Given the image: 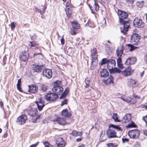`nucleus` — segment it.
Returning <instances> with one entry per match:
<instances>
[{
	"mask_svg": "<svg viewBox=\"0 0 147 147\" xmlns=\"http://www.w3.org/2000/svg\"><path fill=\"white\" fill-rule=\"evenodd\" d=\"M118 14L119 16V22L122 26L120 27L121 32L125 35L130 26L129 19L127 18L128 14L120 10H118Z\"/></svg>",
	"mask_w": 147,
	"mask_h": 147,
	"instance_id": "obj_1",
	"label": "nucleus"
},
{
	"mask_svg": "<svg viewBox=\"0 0 147 147\" xmlns=\"http://www.w3.org/2000/svg\"><path fill=\"white\" fill-rule=\"evenodd\" d=\"M116 63L115 60L111 59L109 60L107 64V68L110 73H119L120 70L117 68H115Z\"/></svg>",
	"mask_w": 147,
	"mask_h": 147,
	"instance_id": "obj_2",
	"label": "nucleus"
},
{
	"mask_svg": "<svg viewBox=\"0 0 147 147\" xmlns=\"http://www.w3.org/2000/svg\"><path fill=\"white\" fill-rule=\"evenodd\" d=\"M128 134L130 138L137 139L140 136V132L137 129H134L129 130L128 132Z\"/></svg>",
	"mask_w": 147,
	"mask_h": 147,
	"instance_id": "obj_3",
	"label": "nucleus"
},
{
	"mask_svg": "<svg viewBox=\"0 0 147 147\" xmlns=\"http://www.w3.org/2000/svg\"><path fill=\"white\" fill-rule=\"evenodd\" d=\"M106 135L108 138L110 139L117 137L116 132L112 128L109 127L106 131Z\"/></svg>",
	"mask_w": 147,
	"mask_h": 147,
	"instance_id": "obj_4",
	"label": "nucleus"
},
{
	"mask_svg": "<svg viewBox=\"0 0 147 147\" xmlns=\"http://www.w3.org/2000/svg\"><path fill=\"white\" fill-rule=\"evenodd\" d=\"M27 119L26 116L25 114H22L17 118L16 122L19 125H23L26 123Z\"/></svg>",
	"mask_w": 147,
	"mask_h": 147,
	"instance_id": "obj_5",
	"label": "nucleus"
},
{
	"mask_svg": "<svg viewBox=\"0 0 147 147\" xmlns=\"http://www.w3.org/2000/svg\"><path fill=\"white\" fill-rule=\"evenodd\" d=\"M135 97L134 99H132L129 97H125V96H122L121 97V99L126 102L130 103V104H134L136 102V100H135L136 98H140V97L139 96H134Z\"/></svg>",
	"mask_w": 147,
	"mask_h": 147,
	"instance_id": "obj_6",
	"label": "nucleus"
},
{
	"mask_svg": "<svg viewBox=\"0 0 147 147\" xmlns=\"http://www.w3.org/2000/svg\"><path fill=\"white\" fill-rule=\"evenodd\" d=\"M133 24L136 27L141 28L144 26V23L142 20L138 18H135L133 21Z\"/></svg>",
	"mask_w": 147,
	"mask_h": 147,
	"instance_id": "obj_7",
	"label": "nucleus"
},
{
	"mask_svg": "<svg viewBox=\"0 0 147 147\" xmlns=\"http://www.w3.org/2000/svg\"><path fill=\"white\" fill-rule=\"evenodd\" d=\"M140 39V36L138 34H133L130 38V42L133 44L135 45L138 43Z\"/></svg>",
	"mask_w": 147,
	"mask_h": 147,
	"instance_id": "obj_8",
	"label": "nucleus"
},
{
	"mask_svg": "<svg viewBox=\"0 0 147 147\" xmlns=\"http://www.w3.org/2000/svg\"><path fill=\"white\" fill-rule=\"evenodd\" d=\"M45 98L49 101H53L58 98L57 95L55 93H48L45 96Z\"/></svg>",
	"mask_w": 147,
	"mask_h": 147,
	"instance_id": "obj_9",
	"label": "nucleus"
},
{
	"mask_svg": "<svg viewBox=\"0 0 147 147\" xmlns=\"http://www.w3.org/2000/svg\"><path fill=\"white\" fill-rule=\"evenodd\" d=\"M38 111H27L28 113L30 116H31L34 118L32 122L34 123L36 122L37 120L40 117V115L37 114Z\"/></svg>",
	"mask_w": 147,
	"mask_h": 147,
	"instance_id": "obj_10",
	"label": "nucleus"
},
{
	"mask_svg": "<svg viewBox=\"0 0 147 147\" xmlns=\"http://www.w3.org/2000/svg\"><path fill=\"white\" fill-rule=\"evenodd\" d=\"M133 72L134 70H131L130 67H127L122 71V74L123 76L127 77L131 75Z\"/></svg>",
	"mask_w": 147,
	"mask_h": 147,
	"instance_id": "obj_11",
	"label": "nucleus"
},
{
	"mask_svg": "<svg viewBox=\"0 0 147 147\" xmlns=\"http://www.w3.org/2000/svg\"><path fill=\"white\" fill-rule=\"evenodd\" d=\"M43 75L46 77L48 79L51 78L52 75V71L51 69H46L43 72Z\"/></svg>",
	"mask_w": 147,
	"mask_h": 147,
	"instance_id": "obj_12",
	"label": "nucleus"
},
{
	"mask_svg": "<svg viewBox=\"0 0 147 147\" xmlns=\"http://www.w3.org/2000/svg\"><path fill=\"white\" fill-rule=\"evenodd\" d=\"M89 7L92 10H95L97 11L99 10V6L97 3L94 0H93L92 2L89 4Z\"/></svg>",
	"mask_w": 147,
	"mask_h": 147,
	"instance_id": "obj_13",
	"label": "nucleus"
},
{
	"mask_svg": "<svg viewBox=\"0 0 147 147\" xmlns=\"http://www.w3.org/2000/svg\"><path fill=\"white\" fill-rule=\"evenodd\" d=\"M19 57L20 60L25 62L28 60L29 55L27 52H24L20 54Z\"/></svg>",
	"mask_w": 147,
	"mask_h": 147,
	"instance_id": "obj_14",
	"label": "nucleus"
},
{
	"mask_svg": "<svg viewBox=\"0 0 147 147\" xmlns=\"http://www.w3.org/2000/svg\"><path fill=\"white\" fill-rule=\"evenodd\" d=\"M136 59L134 57H129L127 58L125 63V64L127 65H132L136 61Z\"/></svg>",
	"mask_w": 147,
	"mask_h": 147,
	"instance_id": "obj_15",
	"label": "nucleus"
},
{
	"mask_svg": "<svg viewBox=\"0 0 147 147\" xmlns=\"http://www.w3.org/2000/svg\"><path fill=\"white\" fill-rule=\"evenodd\" d=\"M56 144L58 147H64L65 142L63 138H59L57 139Z\"/></svg>",
	"mask_w": 147,
	"mask_h": 147,
	"instance_id": "obj_16",
	"label": "nucleus"
},
{
	"mask_svg": "<svg viewBox=\"0 0 147 147\" xmlns=\"http://www.w3.org/2000/svg\"><path fill=\"white\" fill-rule=\"evenodd\" d=\"M128 85L132 88H136L138 86V84L137 81L134 79H130L128 81Z\"/></svg>",
	"mask_w": 147,
	"mask_h": 147,
	"instance_id": "obj_17",
	"label": "nucleus"
},
{
	"mask_svg": "<svg viewBox=\"0 0 147 147\" xmlns=\"http://www.w3.org/2000/svg\"><path fill=\"white\" fill-rule=\"evenodd\" d=\"M63 90V88L62 86L53 87L52 88L53 91L57 95L60 94L61 93H62Z\"/></svg>",
	"mask_w": 147,
	"mask_h": 147,
	"instance_id": "obj_18",
	"label": "nucleus"
},
{
	"mask_svg": "<svg viewBox=\"0 0 147 147\" xmlns=\"http://www.w3.org/2000/svg\"><path fill=\"white\" fill-rule=\"evenodd\" d=\"M29 90L28 92L30 93H36L38 91V88L36 85H31L28 86Z\"/></svg>",
	"mask_w": 147,
	"mask_h": 147,
	"instance_id": "obj_19",
	"label": "nucleus"
},
{
	"mask_svg": "<svg viewBox=\"0 0 147 147\" xmlns=\"http://www.w3.org/2000/svg\"><path fill=\"white\" fill-rule=\"evenodd\" d=\"M54 122H57L59 124L61 125H64L65 124V119L63 118H61L59 117H57L53 120Z\"/></svg>",
	"mask_w": 147,
	"mask_h": 147,
	"instance_id": "obj_20",
	"label": "nucleus"
},
{
	"mask_svg": "<svg viewBox=\"0 0 147 147\" xmlns=\"http://www.w3.org/2000/svg\"><path fill=\"white\" fill-rule=\"evenodd\" d=\"M39 101L36 102L37 107L39 110H41L44 106V103L41 98L38 99Z\"/></svg>",
	"mask_w": 147,
	"mask_h": 147,
	"instance_id": "obj_21",
	"label": "nucleus"
},
{
	"mask_svg": "<svg viewBox=\"0 0 147 147\" xmlns=\"http://www.w3.org/2000/svg\"><path fill=\"white\" fill-rule=\"evenodd\" d=\"M124 49V47L123 46H121L117 50V55L118 57H121V56L123 53Z\"/></svg>",
	"mask_w": 147,
	"mask_h": 147,
	"instance_id": "obj_22",
	"label": "nucleus"
},
{
	"mask_svg": "<svg viewBox=\"0 0 147 147\" xmlns=\"http://www.w3.org/2000/svg\"><path fill=\"white\" fill-rule=\"evenodd\" d=\"M69 134L73 136H81L82 135V132H79L75 130L72 131Z\"/></svg>",
	"mask_w": 147,
	"mask_h": 147,
	"instance_id": "obj_23",
	"label": "nucleus"
},
{
	"mask_svg": "<svg viewBox=\"0 0 147 147\" xmlns=\"http://www.w3.org/2000/svg\"><path fill=\"white\" fill-rule=\"evenodd\" d=\"M101 76L103 77L107 76L109 74V72L106 69H103L101 70L100 71Z\"/></svg>",
	"mask_w": 147,
	"mask_h": 147,
	"instance_id": "obj_24",
	"label": "nucleus"
},
{
	"mask_svg": "<svg viewBox=\"0 0 147 147\" xmlns=\"http://www.w3.org/2000/svg\"><path fill=\"white\" fill-rule=\"evenodd\" d=\"M41 66L38 65H33L32 70L34 72H40L41 70Z\"/></svg>",
	"mask_w": 147,
	"mask_h": 147,
	"instance_id": "obj_25",
	"label": "nucleus"
},
{
	"mask_svg": "<svg viewBox=\"0 0 147 147\" xmlns=\"http://www.w3.org/2000/svg\"><path fill=\"white\" fill-rule=\"evenodd\" d=\"M91 57L92 59L94 60L97 59V55L96 54V48L93 49L92 51Z\"/></svg>",
	"mask_w": 147,
	"mask_h": 147,
	"instance_id": "obj_26",
	"label": "nucleus"
},
{
	"mask_svg": "<svg viewBox=\"0 0 147 147\" xmlns=\"http://www.w3.org/2000/svg\"><path fill=\"white\" fill-rule=\"evenodd\" d=\"M72 7L67 6L66 7V14L68 17L71 16V8Z\"/></svg>",
	"mask_w": 147,
	"mask_h": 147,
	"instance_id": "obj_27",
	"label": "nucleus"
},
{
	"mask_svg": "<svg viewBox=\"0 0 147 147\" xmlns=\"http://www.w3.org/2000/svg\"><path fill=\"white\" fill-rule=\"evenodd\" d=\"M109 127L116 129L118 131H122L121 128L119 125H116L113 124H111L109 125Z\"/></svg>",
	"mask_w": 147,
	"mask_h": 147,
	"instance_id": "obj_28",
	"label": "nucleus"
},
{
	"mask_svg": "<svg viewBox=\"0 0 147 147\" xmlns=\"http://www.w3.org/2000/svg\"><path fill=\"white\" fill-rule=\"evenodd\" d=\"M68 111H62L61 114L63 117H69L71 116V114L68 112Z\"/></svg>",
	"mask_w": 147,
	"mask_h": 147,
	"instance_id": "obj_29",
	"label": "nucleus"
},
{
	"mask_svg": "<svg viewBox=\"0 0 147 147\" xmlns=\"http://www.w3.org/2000/svg\"><path fill=\"white\" fill-rule=\"evenodd\" d=\"M113 77L112 76L109 77V78L104 80V83L106 84H109L113 83Z\"/></svg>",
	"mask_w": 147,
	"mask_h": 147,
	"instance_id": "obj_30",
	"label": "nucleus"
},
{
	"mask_svg": "<svg viewBox=\"0 0 147 147\" xmlns=\"http://www.w3.org/2000/svg\"><path fill=\"white\" fill-rule=\"evenodd\" d=\"M92 59V63L91 64V68L92 69H94L96 67L97 64V60Z\"/></svg>",
	"mask_w": 147,
	"mask_h": 147,
	"instance_id": "obj_31",
	"label": "nucleus"
},
{
	"mask_svg": "<svg viewBox=\"0 0 147 147\" xmlns=\"http://www.w3.org/2000/svg\"><path fill=\"white\" fill-rule=\"evenodd\" d=\"M137 125L135 123L132 121H131V122L128 124L127 126V128H133L136 127Z\"/></svg>",
	"mask_w": 147,
	"mask_h": 147,
	"instance_id": "obj_32",
	"label": "nucleus"
},
{
	"mask_svg": "<svg viewBox=\"0 0 147 147\" xmlns=\"http://www.w3.org/2000/svg\"><path fill=\"white\" fill-rule=\"evenodd\" d=\"M112 118L115 122H119L121 121V120L118 119L117 114L116 113L113 114Z\"/></svg>",
	"mask_w": 147,
	"mask_h": 147,
	"instance_id": "obj_33",
	"label": "nucleus"
},
{
	"mask_svg": "<svg viewBox=\"0 0 147 147\" xmlns=\"http://www.w3.org/2000/svg\"><path fill=\"white\" fill-rule=\"evenodd\" d=\"M40 88L41 90L43 92H46L48 88V86L44 84L41 85Z\"/></svg>",
	"mask_w": 147,
	"mask_h": 147,
	"instance_id": "obj_34",
	"label": "nucleus"
},
{
	"mask_svg": "<svg viewBox=\"0 0 147 147\" xmlns=\"http://www.w3.org/2000/svg\"><path fill=\"white\" fill-rule=\"evenodd\" d=\"M72 25L73 28L74 29H79L80 28L79 24L76 22L72 23Z\"/></svg>",
	"mask_w": 147,
	"mask_h": 147,
	"instance_id": "obj_35",
	"label": "nucleus"
},
{
	"mask_svg": "<svg viewBox=\"0 0 147 147\" xmlns=\"http://www.w3.org/2000/svg\"><path fill=\"white\" fill-rule=\"evenodd\" d=\"M109 60L106 58H103L100 62L99 64L100 65H103L108 63Z\"/></svg>",
	"mask_w": 147,
	"mask_h": 147,
	"instance_id": "obj_36",
	"label": "nucleus"
},
{
	"mask_svg": "<svg viewBox=\"0 0 147 147\" xmlns=\"http://www.w3.org/2000/svg\"><path fill=\"white\" fill-rule=\"evenodd\" d=\"M85 82L86 84L85 88H88L90 86L89 85L90 80L88 78H86L85 80Z\"/></svg>",
	"mask_w": 147,
	"mask_h": 147,
	"instance_id": "obj_37",
	"label": "nucleus"
},
{
	"mask_svg": "<svg viewBox=\"0 0 147 147\" xmlns=\"http://www.w3.org/2000/svg\"><path fill=\"white\" fill-rule=\"evenodd\" d=\"M144 2L143 1H138L136 3V6L140 8L142 7H143L144 5Z\"/></svg>",
	"mask_w": 147,
	"mask_h": 147,
	"instance_id": "obj_38",
	"label": "nucleus"
},
{
	"mask_svg": "<svg viewBox=\"0 0 147 147\" xmlns=\"http://www.w3.org/2000/svg\"><path fill=\"white\" fill-rule=\"evenodd\" d=\"M21 84V79H19L18 81V84H17V87L18 90L20 91H21V88L20 87Z\"/></svg>",
	"mask_w": 147,
	"mask_h": 147,
	"instance_id": "obj_39",
	"label": "nucleus"
},
{
	"mask_svg": "<svg viewBox=\"0 0 147 147\" xmlns=\"http://www.w3.org/2000/svg\"><path fill=\"white\" fill-rule=\"evenodd\" d=\"M10 111H4V118H7L8 117L10 114Z\"/></svg>",
	"mask_w": 147,
	"mask_h": 147,
	"instance_id": "obj_40",
	"label": "nucleus"
},
{
	"mask_svg": "<svg viewBox=\"0 0 147 147\" xmlns=\"http://www.w3.org/2000/svg\"><path fill=\"white\" fill-rule=\"evenodd\" d=\"M59 86H61V82L59 80H57L54 83V86L53 87Z\"/></svg>",
	"mask_w": 147,
	"mask_h": 147,
	"instance_id": "obj_41",
	"label": "nucleus"
},
{
	"mask_svg": "<svg viewBox=\"0 0 147 147\" xmlns=\"http://www.w3.org/2000/svg\"><path fill=\"white\" fill-rule=\"evenodd\" d=\"M38 45V44L35 41L30 42L29 45L30 47H34Z\"/></svg>",
	"mask_w": 147,
	"mask_h": 147,
	"instance_id": "obj_42",
	"label": "nucleus"
},
{
	"mask_svg": "<svg viewBox=\"0 0 147 147\" xmlns=\"http://www.w3.org/2000/svg\"><path fill=\"white\" fill-rule=\"evenodd\" d=\"M36 10L41 14H42L45 13L46 8L45 7L44 9H43L41 11L40 9H38V8H36Z\"/></svg>",
	"mask_w": 147,
	"mask_h": 147,
	"instance_id": "obj_43",
	"label": "nucleus"
},
{
	"mask_svg": "<svg viewBox=\"0 0 147 147\" xmlns=\"http://www.w3.org/2000/svg\"><path fill=\"white\" fill-rule=\"evenodd\" d=\"M128 46L129 47V49L130 51H132L136 48L135 47L130 44H128Z\"/></svg>",
	"mask_w": 147,
	"mask_h": 147,
	"instance_id": "obj_44",
	"label": "nucleus"
},
{
	"mask_svg": "<svg viewBox=\"0 0 147 147\" xmlns=\"http://www.w3.org/2000/svg\"><path fill=\"white\" fill-rule=\"evenodd\" d=\"M108 147H116L117 145H115L113 143H109L107 144Z\"/></svg>",
	"mask_w": 147,
	"mask_h": 147,
	"instance_id": "obj_45",
	"label": "nucleus"
},
{
	"mask_svg": "<svg viewBox=\"0 0 147 147\" xmlns=\"http://www.w3.org/2000/svg\"><path fill=\"white\" fill-rule=\"evenodd\" d=\"M142 119L145 121L146 123V126L147 127V115L146 116H143Z\"/></svg>",
	"mask_w": 147,
	"mask_h": 147,
	"instance_id": "obj_46",
	"label": "nucleus"
},
{
	"mask_svg": "<svg viewBox=\"0 0 147 147\" xmlns=\"http://www.w3.org/2000/svg\"><path fill=\"white\" fill-rule=\"evenodd\" d=\"M126 2L128 3L132 4L134 3V0H125Z\"/></svg>",
	"mask_w": 147,
	"mask_h": 147,
	"instance_id": "obj_47",
	"label": "nucleus"
},
{
	"mask_svg": "<svg viewBox=\"0 0 147 147\" xmlns=\"http://www.w3.org/2000/svg\"><path fill=\"white\" fill-rule=\"evenodd\" d=\"M123 119H125L126 121H125V122H126V120H127V121L129 120V119H131L130 118H129L127 117V115H125V116L123 117Z\"/></svg>",
	"mask_w": 147,
	"mask_h": 147,
	"instance_id": "obj_48",
	"label": "nucleus"
},
{
	"mask_svg": "<svg viewBox=\"0 0 147 147\" xmlns=\"http://www.w3.org/2000/svg\"><path fill=\"white\" fill-rule=\"evenodd\" d=\"M15 25L13 22H12L11 24V27L12 30H13L15 28Z\"/></svg>",
	"mask_w": 147,
	"mask_h": 147,
	"instance_id": "obj_49",
	"label": "nucleus"
},
{
	"mask_svg": "<svg viewBox=\"0 0 147 147\" xmlns=\"http://www.w3.org/2000/svg\"><path fill=\"white\" fill-rule=\"evenodd\" d=\"M67 95V94H66L65 93H63L62 94L61 97H60V99H62L63 98H65L66 97Z\"/></svg>",
	"mask_w": 147,
	"mask_h": 147,
	"instance_id": "obj_50",
	"label": "nucleus"
},
{
	"mask_svg": "<svg viewBox=\"0 0 147 147\" xmlns=\"http://www.w3.org/2000/svg\"><path fill=\"white\" fill-rule=\"evenodd\" d=\"M117 64L122 63V60L121 57H118V59H117Z\"/></svg>",
	"mask_w": 147,
	"mask_h": 147,
	"instance_id": "obj_51",
	"label": "nucleus"
},
{
	"mask_svg": "<svg viewBox=\"0 0 147 147\" xmlns=\"http://www.w3.org/2000/svg\"><path fill=\"white\" fill-rule=\"evenodd\" d=\"M118 67L121 69H122L123 68V64L122 63H120L117 64Z\"/></svg>",
	"mask_w": 147,
	"mask_h": 147,
	"instance_id": "obj_52",
	"label": "nucleus"
},
{
	"mask_svg": "<svg viewBox=\"0 0 147 147\" xmlns=\"http://www.w3.org/2000/svg\"><path fill=\"white\" fill-rule=\"evenodd\" d=\"M67 100L66 99L62 101L61 103V105L63 106L64 105L67 104Z\"/></svg>",
	"mask_w": 147,
	"mask_h": 147,
	"instance_id": "obj_53",
	"label": "nucleus"
},
{
	"mask_svg": "<svg viewBox=\"0 0 147 147\" xmlns=\"http://www.w3.org/2000/svg\"><path fill=\"white\" fill-rule=\"evenodd\" d=\"M44 145L45 147H49L50 144L49 143L46 142L44 143Z\"/></svg>",
	"mask_w": 147,
	"mask_h": 147,
	"instance_id": "obj_54",
	"label": "nucleus"
},
{
	"mask_svg": "<svg viewBox=\"0 0 147 147\" xmlns=\"http://www.w3.org/2000/svg\"><path fill=\"white\" fill-rule=\"evenodd\" d=\"M122 141L123 143H124L126 142H128L129 141V140L127 138H122Z\"/></svg>",
	"mask_w": 147,
	"mask_h": 147,
	"instance_id": "obj_55",
	"label": "nucleus"
},
{
	"mask_svg": "<svg viewBox=\"0 0 147 147\" xmlns=\"http://www.w3.org/2000/svg\"><path fill=\"white\" fill-rule=\"evenodd\" d=\"M60 40L61 44L64 45L65 43V40L63 36L61 39Z\"/></svg>",
	"mask_w": 147,
	"mask_h": 147,
	"instance_id": "obj_56",
	"label": "nucleus"
},
{
	"mask_svg": "<svg viewBox=\"0 0 147 147\" xmlns=\"http://www.w3.org/2000/svg\"><path fill=\"white\" fill-rule=\"evenodd\" d=\"M67 6L72 7V6L70 2L68 1L66 3V7Z\"/></svg>",
	"mask_w": 147,
	"mask_h": 147,
	"instance_id": "obj_57",
	"label": "nucleus"
},
{
	"mask_svg": "<svg viewBox=\"0 0 147 147\" xmlns=\"http://www.w3.org/2000/svg\"><path fill=\"white\" fill-rule=\"evenodd\" d=\"M69 88H67L65 90V91L64 92V93H65L66 94H67L69 92Z\"/></svg>",
	"mask_w": 147,
	"mask_h": 147,
	"instance_id": "obj_58",
	"label": "nucleus"
},
{
	"mask_svg": "<svg viewBox=\"0 0 147 147\" xmlns=\"http://www.w3.org/2000/svg\"><path fill=\"white\" fill-rule=\"evenodd\" d=\"M143 132L144 134L147 137V129L144 130Z\"/></svg>",
	"mask_w": 147,
	"mask_h": 147,
	"instance_id": "obj_59",
	"label": "nucleus"
},
{
	"mask_svg": "<svg viewBox=\"0 0 147 147\" xmlns=\"http://www.w3.org/2000/svg\"><path fill=\"white\" fill-rule=\"evenodd\" d=\"M38 143H36L31 145L30 147H36Z\"/></svg>",
	"mask_w": 147,
	"mask_h": 147,
	"instance_id": "obj_60",
	"label": "nucleus"
},
{
	"mask_svg": "<svg viewBox=\"0 0 147 147\" xmlns=\"http://www.w3.org/2000/svg\"><path fill=\"white\" fill-rule=\"evenodd\" d=\"M71 33L72 35H74L76 34L75 32L73 30L71 31Z\"/></svg>",
	"mask_w": 147,
	"mask_h": 147,
	"instance_id": "obj_61",
	"label": "nucleus"
},
{
	"mask_svg": "<svg viewBox=\"0 0 147 147\" xmlns=\"http://www.w3.org/2000/svg\"><path fill=\"white\" fill-rule=\"evenodd\" d=\"M7 136V134L6 133H5L3 136V137L4 138H6Z\"/></svg>",
	"mask_w": 147,
	"mask_h": 147,
	"instance_id": "obj_62",
	"label": "nucleus"
},
{
	"mask_svg": "<svg viewBox=\"0 0 147 147\" xmlns=\"http://www.w3.org/2000/svg\"><path fill=\"white\" fill-rule=\"evenodd\" d=\"M82 140V139L81 138H78L76 140V141L78 142H80V141Z\"/></svg>",
	"mask_w": 147,
	"mask_h": 147,
	"instance_id": "obj_63",
	"label": "nucleus"
},
{
	"mask_svg": "<svg viewBox=\"0 0 147 147\" xmlns=\"http://www.w3.org/2000/svg\"><path fill=\"white\" fill-rule=\"evenodd\" d=\"M107 46V47L106 48V50H109V48H110V47L107 45H106L105 46V47H106V46Z\"/></svg>",
	"mask_w": 147,
	"mask_h": 147,
	"instance_id": "obj_64",
	"label": "nucleus"
}]
</instances>
